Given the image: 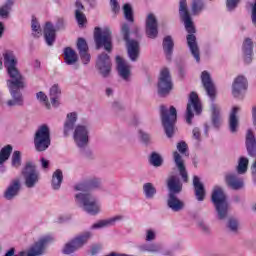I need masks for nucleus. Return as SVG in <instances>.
<instances>
[{"mask_svg":"<svg viewBox=\"0 0 256 256\" xmlns=\"http://www.w3.org/2000/svg\"><path fill=\"white\" fill-rule=\"evenodd\" d=\"M203 9V2L201 0H194L192 5V11L194 15H197Z\"/></svg>","mask_w":256,"mask_h":256,"instance_id":"09e8293b","label":"nucleus"},{"mask_svg":"<svg viewBox=\"0 0 256 256\" xmlns=\"http://www.w3.org/2000/svg\"><path fill=\"white\" fill-rule=\"evenodd\" d=\"M157 17H155V14L150 13L146 17V35L150 39H155L157 37L159 31L157 29Z\"/></svg>","mask_w":256,"mask_h":256,"instance_id":"dca6fc26","label":"nucleus"},{"mask_svg":"<svg viewBox=\"0 0 256 256\" xmlns=\"http://www.w3.org/2000/svg\"><path fill=\"white\" fill-rule=\"evenodd\" d=\"M187 44L193 57L199 63L201 58L199 57V47H197V38L195 37V35L189 34L187 36Z\"/></svg>","mask_w":256,"mask_h":256,"instance_id":"5701e85b","label":"nucleus"},{"mask_svg":"<svg viewBox=\"0 0 256 256\" xmlns=\"http://www.w3.org/2000/svg\"><path fill=\"white\" fill-rule=\"evenodd\" d=\"M155 239V231L153 230H147L146 232V241H153Z\"/></svg>","mask_w":256,"mask_h":256,"instance_id":"4d7b16f0","label":"nucleus"},{"mask_svg":"<svg viewBox=\"0 0 256 256\" xmlns=\"http://www.w3.org/2000/svg\"><path fill=\"white\" fill-rule=\"evenodd\" d=\"M60 95H61V89H59V86L57 85L52 86L50 89V99L54 107H57L59 105Z\"/></svg>","mask_w":256,"mask_h":256,"instance_id":"f704fd0d","label":"nucleus"},{"mask_svg":"<svg viewBox=\"0 0 256 256\" xmlns=\"http://www.w3.org/2000/svg\"><path fill=\"white\" fill-rule=\"evenodd\" d=\"M19 189H21V182L19 180H13L7 188L4 197L8 200L13 199L19 193Z\"/></svg>","mask_w":256,"mask_h":256,"instance_id":"a878e982","label":"nucleus"},{"mask_svg":"<svg viewBox=\"0 0 256 256\" xmlns=\"http://www.w3.org/2000/svg\"><path fill=\"white\" fill-rule=\"evenodd\" d=\"M249 165V159L245 157H241L238 163L237 171L240 175L247 171V167Z\"/></svg>","mask_w":256,"mask_h":256,"instance_id":"ea45409f","label":"nucleus"},{"mask_svg":"<svg viewBox=\"0 0 256 256\" xmlns=\"http://www.w3.org/2000/svg\"><path fill=\"white\" fill-rule=\"evenodd\" d=\"M83 9H85L83 7V4H81L80 1H76V21L78 22V25L80 27H83V25H85V22L87 21V18L85 17V14H83Z\"/></svg>","mask_w":256,"mask_h":256,"instance_id":"2f4dec72","label":"nucleus"},{"mask_svg":"<svg viewBox=\"0 0 256 256\" xmlns=\"http://www.w3.org/2000/svg\"><path fill=\"white\" fill-rule=\"evenodd\" d=\"M53 238L46 236L41 238L28 252H20L19 255H15V249L11 248L5 256H39L45 253V247Z\"/></svg>","mask_w":256,"mask_h":256,"instance_id":"423d86ee","label":"nucleus"},{"mask_svg":"<svg viewBox=\"0 0 256 256\" xmlns=\"http://www.w3.org/2000/svg\"><path fill=\"white\" fill-rule=\"evenodd\" d=\"M76 122H77V113L75 112L69 113L67 115V120L64 125L65 135H67V133L71 131V129H73V126L75 125Z\"/></svg>","mask_w":256,"mask_h":256,"instance_id":"72a5a7b5","label":"nucleus"},{"mask_svg":"<svg viewBox=\"0 0 256 256\" xmlns=\"http://www.w3.org/2000/svg\"><path fill=\"white\" fill-rule=\"evenodd\" d=\"M212 202L214 203L219 219H225L229 210V203H227V196L223 192V188L219 186L213 188Z\"/></svg>","mask_w":256,"mask_h":256,"instance_id":"20e7f679","label":"nucleus"},{"mask_svg":"<svg viewBox=\"0 0 256 256\" xmlns=\"http://www.w3.org/2000/svg\"><path fill=\"white\" fill-rule=\"evenodd\" d=\"M228 227L231 231H237L239 224L237 223V220H230Z\"/></svg>","mask_w":256,"mask_h":256,"instance_id":"6e6d98bb","label":"nucleus"},{"mask_svg":"<svg viewBox=\"0 0 256 256\" xmlns=\"http://www.w3.org/2000/svg\"><path fill=\"white\" fill-rule=\"evenodd\" d=\"M246 147L250 157H256V138L251 130H248L246 134Z\"/></svg>","mask_w":256,"mask_h":256,"instance_id":"4be33fe9","label":"nucleus"},{"mask_svg":"<svg viewBox=\"0 0 256 256\" xmlns=\"http://www.w3.org/2000/svg\"><path fill=\"white\" fill-rule=\"evenodd\" d=\"M64 61L67 63V65L77 63V53H75L71 48H66L64 50Z\"/></svg>","mask_w":256,"mask_h":256,"instance_id":"c9c22d12","label":"nucleus"},{"mask_svg":"<svg viewBox=\"0 0 256 256\" xmlns=\"http://www.w3.org/2000/svg\"><path fill=\"white\" fill-rule=\"evenodd\" d=\"M110 5L114 13H119L120 8H119V3H117V0H110Z\"/></svg>","mask_w":256,"mask_h":256,"instance_id":"864d4df0","label":"nucleus"},{"mask_svg":"<svg viewBox=\"0 0 256 256\" xmlns=\"http://www.w3.org/2000/svg\"><path fill=\"white\" fill-rule=\"evenodd\" d=\"M227 9H229V11H233V9H235V7H237V5H239V0H227Z\"/></svg>","mask_w":256,"mask_h":256,"instance_id":"603ef678","label":"nucleus"},{"mask_svg":"<svg viewBox=\"0 0 256 256\" xmlns=\"http://www.w3.org/2000/svg\"><path fill=\"white\" fill-rule=\"evenodd\" d=\"M92 187H98L95 183H79L75 186L76 191H81L82 193L76 194L75 199L76 203L80 205L90 215H97L101 211V203L99 200L89 193V190Z\"/></svg>","mask_w":256,"mask_h":256,"instance_id":"f03ea898","label":"nucleus"},{"mask_svg":"<svg viewBox=\"0 0 256 256\" xmlns=\"http://www.w3.org/2000/svg\"><path fill=\"white\" fill-rule=\"evenodd\" d=\"M22 175L25 179L26 187H35L36 183L39 181V173L35 170V166L31 163H27L22 171Z\"/></svg>","mask_w":256,"mask_h":256,"instance_id":"ddd939ff","label":"nucleus"},{"mask_svg":"<svg viewBox=\"0 0 256 256\" xmlns=\"http://www.w3.org/2000/svg\"><path fill=\"white\" fill-rule=\"evenodd\" d=\"M180 17L182 21H184L185 29L188 33H195V26H193V21H191V17L189 16V12L187 11V0H180Z\"/></svg>","mask_w":256,"mask_h":256,"instance_id":"2eb2a0df","label":"nucleus"},{"mask_svg":"<svg viewBox=\"0 0 256 256\" xmlns=\"http://www.w3.org/2000/svg\"><path fill=\"white\" fill-rule=\"evenodd\" d=\"M144 193L148 199H151L155 193H157V190H155V187H153V184L146 183L143 186Z\"/></svg>","mask_w":256,"mask_h":256,"instance_id":"a19ab883","label":"nucleus"},{"mask_svg":"<svg viewBox=\"0 0 256 256\" xmlns=\"http://www.w3.org/2000/svg\"><path fill=\"white\" fill-rule=\"evenodd\" d=\"M42 167L43 169H47L49 167V161H47L45 158L41 159Z\"/></svg>","mask_w":256,"mask_h":256,"instance_id":"bf43d9fd","label":"nucleus"},{"mask_svg":"<svg viewBox=\"0 0 256 256\" xmlns=\"http://www.w3.org/2000/svg\"><path fill=\"white\" fill-rule=\"evenodd\" d=\"M34 144L37 151H45L51 145V139L49 137V127L47 125H42L38 128Z\"/></svg>","mask_w":256,"mask_h":256,"instance_id":"6e6552de","label":"nucleus"},{"mask_svg":"<svg viewBox=\"0 0 256 256\" xmlns=\"http://www.w3.org/2000/svg\"><path fill=\"white\" fill-rule=\"evenodd\" d=\"M94 39L97 49H101V47H104L106 51H111V31L108 28H105L103 30H101L100 28H95Z\"/></svg>","mask_w":256,"mask_h":256,"instance_id":"1a4fd4ad","label":"nucleus"},{"mask_svg":"<svg viewBox=\"0 0 256 256\" xmlns=\"http://www.w3.org/2000/svg\"><path fill=\"white\" fill-rule=\"evenodd\" d=\"M163 49L166 55H171V53H173V39H171V36L164 38Z\"/></svg>","mask_w":256,"mask_h":256,"instance_id":"58836bf2","label":"nucleus"},{"mask_svg":"<svg viewBox=\"0 0 256 256\" xmlns=\"http://www.w3.org/2000/svg\"><path fill=\"white\" fill-rule=\"evenodd\" d=\"M174 161L178 170L180 171V175L185 183H187V171L185 170V165L183 164V160L181 159V155L178 152H174Z\"/></svg>","mask_w":256,"mask_h":256,"instance_id":"7c9ffc66","label":"nucleus"},{"mask_svg":"<svg viewBox=\"0 0 256 256\" xmlns=\"http://www.w3.org/2000/svg\"><path fill=\"white\" fill-rule=\"evenodd\" d=\"M243 53H244V61L245 63H250L253 57V41L251 39L246 38L243 43Z\"/></svg>","mask_w":256,"mask_h":256,"instance_id":"b1692460","label":"nucleus"},{"mask_svg":"<svg viewBox=\"0 0 256 256\" xmlns=\"http://www.w3.org/2000/svg\"><path fill=\"white\" fill-rule=\"evenodd\" d=\"M161 250V245L159 244H152L150 246H145L144 251H149L150 253H157V251Z\"/></svg>","mask_w":256,"mask_h":256,"instance_id":"8fccbe9b","label":"nucleus"},{"mask_svg":"<svg viewBox=\"0 0 256 256\" xmlns=\"http://www.w3.org/2000/svg\"><path fill=\"white\" fill-rule=\"evenodd\" d=\"M44 37L47 45H53L55 43V28L50 22L46 23L44 27Z\"/></svg>","mask_w":256,"mask_h":256,"instance_id":"cd10ccee","label":"nucleus"},{"mask_svg":"<svg viewBox=\"0 0 256 256\" xmlns=\"http://www.w3.org/2000/svg\"><path fill=\"white\" fill-rule=\"evenodd\" d=\"M201 79L204 89H206L207 95L213 99V97H215L216 90L215 84H213V81L211 80V75H209V72L204 71L202 72Z\"/></svg>","mask_w":256,"mask_h":256,"instance_id":"aec40b11","label":"nucleus"},{"mask_svg":"<svg viewBox=\"0 0 256 256\" xmlns=\"http://www.w3.org/2000/svg\"><path fill=\"white\" fill-rule=\"evenodd\" d=\"M193 186L195 189L196 199L198 201H203V199H205V186H203V183H201V180L199 179V177L194 176Z\"/></svg>","mask_w":256,"mask_h":256,"instance_id":"393cba45","label":"nucleus"},{"mask_svg":"<svg viewBox=\"0 0 256 256\" xmlns=\"http://www.w3.org/2000/svg\"><path fill=\"white\" fill-rule=\"evenodd\" d=\"M182 187L183 186L181 185V182L177 176H171L168 179V189L170 191L168 207H170L172 211H181L183 208V202L175 197V193H181Z\"/></svg>","mask_w":256,"mask_h":256,"instance_id":"7ed1b4c3","label":"nucleus"},{"mask_svg":"<svg viewBox=\"0 0 256 256\" xmlns=\"http://www.w3.org/2000/svg\"><path fill=\"white\" fill-rule=\"evenodd\" d=\"M77 49L80 53L81 61L84 65H87L91 61V55H89V47L87 46V42L83 38H79L77 42Z\"/></svg>","mask_w":256,"mask_h":256,"instance_id":"412c9836","label":"nucleus"},{"mask_svg":"<svg viewBox=\"0 0 256 256\" xmlns=\"http://www.w3.org/2000/svg\"><path fill=\"white\" fill-rule=\"evenodd\" d=\"M123 12L125 19L133 23V8H131V5L125 4L123 7Z\"/></svg>","mask_w":256,"mask_h":256,"instance_id":"37998d69","label":"nucleus"},{"mask_svg":"<svg viewBox=\"0 0 256 256\" xmlns=\"http://www.w3.org/2000/svg\"><path fill=\"white\" fill-rule=\"evenodd\" d=\"M226 183L231 187V189H242L243 188V179L237 177L234 174H228L226 176Z\"/></svg>","mask_w":256,"mask_h":256,"instance_id":"c85d7f7f","label":"nucleus"},{"mask_svg":"<svg viewBox=\"0 0 256 256\" xmlns=\"http://www.w3.org/2000/svg\"><path fill=\"white\" fill-rule=\"evenodd\" d=\"M177 149L180 153H185L187 151V143H185V142L178 143Z\"/></svg>","mask_w":256,"mask_h":256,"instance_id":"5fc2aeb1","label":"nucleus"},{"mask_svg":"<svg viewBox=\"0 0 256 256\" xmlns=\"http://www.w3.org/2000/svg\"><path fill=\"white\" fill-rule=\"evenodd\" d=\"M5 27L3 26V23L0 22V38L3 36V31Z\"/></svg>","mask_w":256,"mask_h":256,"instance_id":"052dcab7","label":"nucleus"},{"mask_svg":"<svg viewBox=\"0 0 256 256\" xmlns=\"http://www.w3.org/2000/svg\"><path fill=\"white\" fill-rule=\"evenodd\" d=\"M12 151H13V147H11V145H7L1 149V151H0V169H1V171H5V169H3V163H5V161H7V159H9V157H11Z\"/></svg>","mask_w":256,"mask_h":256,"instance_id":"473e14b6","label":"nucleus"},{"mask_svg":"<svg viewBox=\"0 0 256 256\" xmlns=\"http://www.w3.org/2000/svg\"><path fill=\"white\" fill-rule=\"evenodd\" d=\"M237 113H239V107L234 106L232 108V111L230 112V117H229V127L232 133H235V131H237V127L239 125V119H237Z\"/></svg>","mask_w":256,"mask_h":256,"instance_id":"c756f323","label":"nucleus"},{"mask_svg":"<svg viewBox=\"0 0 256 256\" xmlns=\"http://www.w3.org/2000/svg\"><path fill=\"white\" fill-rule=\"evenodd\" d=\"M244 91H247V78L245 76H238L232 85V94L234 97H239Z\"/></svg>","mask_w":256,"mask_h":256,"instance_id":"6ab92c4d","label":"nucleus"},{"mask_svg":"<svg viewBox=\"0 0 256 256\" xmlns=\"http://www.w3.org/2000/svg\"><path fill=\"white\" fill-rule=\"evenodd\" d=\"M21 166V152L14 151L12 154V167H20Z\"/></svg>","mask_w":256,"mask_h":256,"instance_id":"49530a36","label":"nucleus"},{"mask_svg":"<svg viewBox=\"0 0 256 256\" xmlns=\"http://www.w3.org/2000/svg\"><path fill=\"white\" fill-rule=\"evenodd\" d=\"M97 253V250L95 248H92V255H95Z\"/></svg>","mask_w":256,"mask_h":256,"instance_id":"e2e57ef3","label":"nucleus"},{"mask_svg":"<svg viewBox=\"0 0 256 256\" xmlns=\"http://www.w3.org/2000/svg\"><path fill=\"white\" fill-rule=\"evenodd\" d=\"M96 65L103 77H107L111 73V59L107 54L103 53L98 56Z\"/></svg>","mask_w":256,"mask_h":256,"instance_id":"f3484780","label":"nucleus"},{"mask_svg":"<svg viewBox=\"0 0 256 256\" xmlns=\"http://www.w3.org/2000/svg\"><path fill=\"white\" fill-rule=\"evenodd\" d=\"M116 63L120 77H122L124 81H129V78L131 77V66L121 58V56L116 57Z\"/></svg>","mask_w":256,"mask_h":256,"instance_id":"a211bd4d","label":"nucleus"},{"mask_svg":"<svg viewBox=\"0 0 256 256\" xmlns=\"http://www.w3.org/2000/svg\"><path fill=\"white\" fill-rule=\"evenodd\" d=\"M89 239H91V234L89 232L78 235L72 241L65 244L63 253H65V255H71V253H75V251H77V249H81V247H83V245H85Z\"/></svg>","mask_w":256,"mask_h":256,"instance_id":"9d476101","label":"nucleus"},{"mask_svg":"<svg viewBox=\"0 0 256 256\" xmlns=\"http://www.w3.org/2000/svg\"><path fill=\"white\" fill-rule=\"evenodd\" d=\"M150 163L151 165H154V167H161L163 164V158H161V155L157 153H152L150 157Z\"/></svg>","mask_w":256,"mask_h":256,"instance_id":"79ce46f5","label":"nucleus"},{"mask_svg":"<svg viewBox=\"0 0 256 256\" xmlns=\"http://www.w3.org/2000/svg\"><path fill=\"white\" fill-rule=\"evenodd\" d=\"M192 137L193 140L195 141V143H199V141H201V131L199 130V128H194L192 131Z\"/></svg>","mask_w":256,"mask_h":256,"instance_id":"3c124183","label":"nucleus"},{"mask_svg":"<svg viewBox=\"0 0 256 256\" xmlns=\"http://www.w3.org/2000/svg\"><path fill=\"white\" fill-rule=\"evenodd\" d=\"M13 3H15V0H7V2L0 7V17H2V19H7V17H9Z\"/></svg>","mask_w":256,"mask_h":256,"instance_id":"e433bc0d","label":"nucleus"},{"mask_svg":"<svg viewBox=\"0 0 256 256\" xmlns=\"http://www.w3.org/2000/svg\"><path fill=\"white\" fill-rule=\"evenodd\" d=\"M74 141L78 147H85L89 143V130L84 125L76 126Z\"/></svg>","mask_w":256,"mask_h":256,"instance_id":"4468645a","label":"nucleus"},{"mask_svg":"<svg viewBox=\"0 0 256 256\" xmlns=\"http://www.w3.org/2000/svg\"><path fill=\"white\" fill-rule=\"evenodd\" d=\"M161 119L167 137H173L175 122L177 121V110L175 107L171 106L170 109H167V107L161 106Z\"/></svg>","mask_w":256,"mask_h":256,"instance_id":"39448f33","label":"nucleus"},{"mask_svg":"<svg viewBox=\"0 0 256 256\" xmlns=\"http://www.w3.org/2000/svg\"><path fill=\"white\" fill-rule=\"evenodd\" d=\"M171 89H173V82H171V74L169 69L163 68L160 71V77L158 81V93L160 95H167Z\"/></svg>","mask_w":256,"mask_h":256,"instance_id":"f8f14e48","label":"nucleus"},{"mask_svg":"<svg viewBox=\"0 0 256 256\" xmlns=\"http://www.w3.org/2000/svg\"><path fill=\"white\" fill-rule=\"evenodd\" d=\"M219 106L212 105V121L215 125V127L219 126Z\"/></svg>","mask_w":256,"mask_h":256,"instance_id":"a18cd8bd","label":"nucleus"},{"mask_svg":"<svg viewBox=\"0 0 256 256\" xmlns=\"http://www.w3.org/2000/svg\"><path fill=\"white\" fill-rule=\"evenodd\" d=\"M139 135H140L142 141H147L149 139V134H147L143 131H140Z\"/></svg>","mask_w":256,"mask_h":256,"instance_id":"13d9d810","label":"nucleus"},{"mask_svg":"<svg viewBox=\"0 0 256 256\" xmlns=\"http://www.w3.org/2000/svg\"><path fill=\"white\" fill-rule=\"evenodd\" d=\"M4 67L7 69V73L10 79L7 81V86L10 91L12 100L7 102L8 107H15V105H23V95H21V89H25V78L21 75V72L17 69V59L12 51L6 50L3 53Z\"/></svg>","mask_w":256,"mask_h":256,"instance_id":"f257e3e1","label":"nucleus"},{"mask_svg":"<svg viewBox=\"0 0 256 256\" xmlns=\"http://www.w3.org/2000/svg\"><path fill=\"white\" fill-rule=\"evenodd\" d=\"M193 110L195 111L196 115H200L202 111L201 102L199 101V96L195 92H192L190 94L189 102L187 105L186 123H188V125H191V121L194 117Z\"/></svg>","mask_w":256,"mask_h":256,"instance_id":"9b49d317","label":"nucleus"},{"mask_svg":"<svg viewBox=\"0 0 256 256\" xmlns=\"http://www.w3.org/2000/svg\"><path fill=\"white\" fill-rule=\"evenodd\" d=\"M62 182H63V172H61V170H56L52 176L53 189H59V187H61Z\"/></svg>","mask_w":256,"mask_h":256,"instance_id":"4c0bfd02","label":"nucleus"},{"mask_svg":"<svg viewBox=\"0 0 256 256\" xmlns=\"http://www.w3.org/2000/svg\"><path fill=\"white\" fill-rule=\"evenodd\" d=\"M36 97L40 103H43V105L47 107V109L51 107V105L49 104V100L47 99V95L44 92H38L36 94Z\"/></svg>","mask_w":256,"mask_h":256,"instance_id":"de8ad7c7","label":"nucleus"},{"mask_svg":"<svg viewBox=\"0 0 256 256\" xmlns=\"http://www.w3.org/2000/svg\"><path fill=\"white\" fill-rule=\"evenodd\" d=\"M113 93V90H111L110 88L106 89V95H111Z\"/></svg>","mask_w":256,"mask_h":256,"instance_id":"680f3d73","label":"nucleus"},{"mask_svg":"<svg viewBox=\"0 0 256 256\" xmlns=\"http://www.w3.org/2000/svg\"><path fill=\"white\" fill-rule=\"evenodd\" d=\"M121 33L124 37V41H126L128 57L131 59V61H137L140 52L139 42L129 40V26L127 24L122 25Z\"/></svg>","mask_w":256,"mask_h":256,"instance_id":"0eeeda50","label":"nucleus"},{"mask_svg":"<svg viewBox=\"0 0 256 256\" xmlns=\"http://www.w3.org/2000/svg\"><path fill=\"white\" fill-rule=\"evenodd\" d=\"M32 33L34 37H41L42 32H41V26L39 25V22H37V19L33 18L32 19Z\"/></svg>","mask_w":256,"mask_h":256,"instance_id":"c03bdc74","label":"nucleus"},{"mask_svg":"<svg viewBox=\"0 0 256 256\" xmlns=\"http://www.w3.org/2000/svg\"><path fill=\"white\" fill-rule=\"evenodd\" d=\"M96 183H99V180H96Z\"/></svg>","mask_w":256,"mask_h":256,"instance_id":"0e129e2a","label":"nucleus"},{"mask_svg":"<svg viewBox=\"0 0 256 256\" xmlns=\"http://www.w3.org/2000/svg\"><path fill=\"white\" fill-rule=\"evenodd\" d=\"M121 216H115L106 220H99L98 222L92 225V229H105V227H111L117 221H121Z\"/></svg>","mask_w":256,"mask_h":256,"instance_id":"bb28decb","label":"nucleus"}]
</instances>
